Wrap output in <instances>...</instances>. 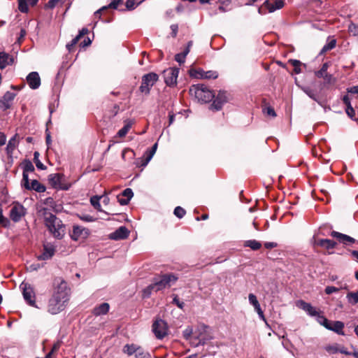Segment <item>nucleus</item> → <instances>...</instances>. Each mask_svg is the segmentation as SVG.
<instances>
[{
    "mask_svg": "<svg viewBox=\"0 0 358 358\" xmlns=\"http://www.w3.org/2000/svg\"><path fill=\"white\" fill-rule=\"evenodd\" d=\"M315 244L327 250L333 249L336 245V243L330 239H320L315 243Z\"/></svg>",
    "mask_w": 358,
    "mask_h": 358,
    "instance_id": "393cba45",
    "label": "nucleus"
},
{
    "mask_svg": "<svg viewBox=\"0 0 358 358\" xmlns=\"http://www.w3.org/2000/svg\"><path fill=\"white\" fill-rule=\"evenodd\" d=\"M23 173H28L29 172H34V166L32 164V162L29 159H25L23 163Z\"/></svg>",
    "mask_w": 358,
    "mask_h": 358,
    "instance_id": "473e14b6",
    "label": "nucleus"
},
{
    "mask_svg": "<svg viewBox=\"0 0 358 358\" xmlns=\"http://www.w3.org/2000/svg\"><path fill=\"white\" fill-rule=\"evenodd\" d=\"M55 252V246L51 243H45L43 245V252L37 258L38 260H48L54 256Z\"/></svg>",
    "mask_w": 358,
    "mask_h": 358,
    "instance_id": "9b49d317",
    "label": "nucleus"
},
{
    "mask_svg": "<svg viewBox=\"0 0 358 358\" xmlns=\"http://www.w3.org/2000/svg\"><path fill=\"white\" fill-rule=\"evenodd\" d=\"M136 7V2L134 0H127L126 8L127 10H134Z\"/></svg>",
    "mask_w": 358,
    "mask_h": 358,
    "instance_id": "13d9d810",
    "label": "nucleus"
},
{
    "mask_svg": "<svg viewBox=\"0 0 358 358\" xmlns=\"http://www.w3.org/2000/svg\"><path fill=\"white\" fill-rule=\"evenodd\" d=\"M328 68H329V63H327V62L324 63L322 64L320 70L315 72V75L317 78H322L323 76H324V74H326L327 73Z\"/></svg>",
    "mask_w": 358,
    "mask_h": 358,
    "instance_id": "58836bf2",
    "label": "nucleus"
},
{
    "mask_svg": "<svg viewBox=\"0 0 358 358\" xmlns=\"http://www.w3.org/2000/svg\"><path fill=\"white\" fill-rule=\"evenodd\" d=\"M158 290H157V287L155 286V282L153 281L152 283H151L150 285L146 287L143 290V298H148L151 295L152 292H157Z\"/></svg>",
    "mask_w": 358,
    "mask_h": 358,
    "instance_id": "cd10ccee",
    "label": "nucleus"
},
{
    "mask_svg": "<svg viewBox=\"0 0 358 358\" xmlns=\"http://www.w3.org/2000/svg\"><path fill=\"white\" fill-rule=\"evenodd\" d=\"M123 0H112L111 2L106 6H103L101 8L95 12V17H100V13L103 10H105L108 8L117 9L118 6L122 4Z\"/></svg>",
    "mask_w": 358,
    "mask_h": 358,
    "instance_id": "4be33fe9",
    "label": "nucleus"
},
{
    "mask_svg": "<svg viewBox=\"0 0 358 358\" xmlns=\"http://www.w3.org/2000/svg\"><path fill=\"white\" fill-rule=\"evenodd\" d=\"M217 76L216 71H208L205 72L204 78H217Z\"/></svg>",
    "mask_w": 358,
    "mask_h": 358,
    "instance_id": "5fc2aeb1",
    "label": "nucleus"
},
{
    "mask_svg": "<svg viewBox=\"0 0 358 358\" xmlns=\"http://www.w3.org/2000/svg\"><path fill=\"white\" fill-rule=\"evenodd\" d=\"M145 154H146V158L145 159V162L143 163L142 166H146L154 156V155H151V153L150 152H148V150L146 151Z\"/></svg>",
    "mask_w": 358,
    "mask_h": 358,
    "instance_id": "338daca9",
    "label": "nucleus"
},
{
    "mask_svg": "<svg viewBox=\"0 0 358 358\" xmlns=\"http://www.w3.org/2000/svg\"><path fill=\"white\" fill-rule=\"evenodd\" d=\"M39 153L38 152H35L34 154V161L36 164V167L38 169L44 170L46 169V166L39 160Z\"/></svg>",
    "mask_w": 358,
    "mask_h": 358,
    "instance_id": "a19ab883",
    "label": "nucleus"
},
{
    "mask_svg": "<svg viewBox=\"0 0 358 358\" xmlns=\"http://www.w3.org/2000/svg\"><path fill=\"white\" fill-rule=\"evenodd\" d=\"M296 305L298 308L303 310L311 317H315L319 313V312L310 303L303 300L297 301Z\"/></svg>",
    "mask_w": 358,
    "mask_h": 358,
    "instance_id": "4468645a",
    "label": "nucleus"
},
{
    "mask_svg": "<svg viewBox=\"0 0 358 358\" xmlns=\"http://www.w3.org/2000/svg\"><path fill=\"white\" fill-rule=\"evenodd\" d=\"M41 213L44 218L45 225L50 233L56 238H62L65 234V226L62 220L53 215L47 208H43Z\"/></svg>",
    "mask_w": 358,
    "mask_h": 358,
    "instance_id": "f03ea898",
    "label": "nucleus"
},
{
    "mask_svg": "<svg viewBox=\"0 0 358 358\" xmlns=\"http://www.w3.org/2000/svg\"><path fill=\"white\" fill-rule=\"evenodd\" d=\"M325 350L330 354H336L339 351V348L336 344L326 346Z\"/></svg>",
    "mask_w": 358,
    "mask_h": 358,
    "instance_id": "de8ad7c7",
    "label": "nucleus"
},
{
    "mask_svg": "<svg viewBox=\"0 0 358 358\" xmlns=\"http://www.w3.org/2000/svg\"><path fill=\"white\" fill-rule=\"evenodd\" d=\"M228 101L227 94L224 91H220L217 96L213 100V103L210 106L212 110H220L222 109L223 105Z\"/></svg>",
    "mask_w": 358,
    "mask_h": 358,
    "instance_id": "9d476101",
    "label": "nucleus"
},
{
    "mask_svg": "<svg viewBox=\"0 0 358 358\" xmlns=\"http://www.w3.org/2000/svg\"><path fill=\"white\" fill-rule=\"evenodd\" d=\"M177 280L178 278L175 275L169 273L155 277L153 280L155 282L157 290L160 291L170 287Z\"/></svg>",
    "mask_w": 358,
    "mask_h": 358,
    "instance_id": "20e7f679",
    "label": "nucleus"
},
{
    "mask_svg": "<svg viewBox=\"0 0 358 358\" xmlns=\"http://www.w3.org/2000/svg\"><path fill=\"white\" fill-rule=\"evenodd\" d=\"M174 215L181 219L184 217V215H185L186 213V211L184 208H182V207L180 206H177L175 209H174V212H173Z\"/></svg>",
    "mask_w": 358,
    "mask_h": 358,
    "instance_id": "c03bdc74",
    "label": "nucleus"
},
{
    "mask_svg": "<svg viewBox=\"0 0 358 358\" xmlns=\"http://www.w3.org/2000/svg\"><path fill=\"white\" fill-rule=\"evenodd\" d=\"M62 341H57L55 343H54L50 352H52V353H55L56 352H57L59 350V349L60 348L61 345H62Z\"/></svg>",
    "mask_w": 358,
    "mask_h": 358,
    "instance_id": "69168bd1",
    "label": "nucleus"
},
{
    "mask_svg": "<svg viewBox=\"0 0 358 358\" xmlns=\"http://www.w3.org/2000/svg\"><path fill=\"white\" fill-rule=\"evenodd\" d=\"M89 235V231L87 229L79 226H73L71 237L74 241H78L80 238H85Z\"/></svg>",
    "mask_w": 358,
    "mask_h": 358,
    "instance_id": "f3484780",
    "label": "nucleus"
},
{
    "mask_svg": "<svg viewBox=\"0 0 358 358\" xmlns=\"http://www.w3.org/2000/svg\"><path fill=\"white\" fill-rule=\"evenodd\" d=\"M25 208L20 203H16L10 211V217L14 222H18L26 215Z\"/></svg>",
    "mask_w": 358,
    "mask_h": 358,
    "instance_id": "1a4fd4ad",
    "label": "nucleus"
},
{
    "mask_svg": "<svg viewBox=\"0 0 358 358\" xmlns=\"http://www.w3.org/2000/svg\"><path fill=\"white\" fill-rule=\"evenodd\" d=\"M331 236L336 238L340 243L345 245L355 243V239L354 238L336 231H332L331 232Z\"/></svg>",
    "mask_w": 358,
    "mask_h": 358,
    "instance_id": "6ab92c4d",
    "label": "nucleus"
},
{
    "mask_svg": "<svg viewBox=\"0 0 358 358\" xmlns=\"http://www.w3.org/2000/svg\"><path fill=\"white\" fill-rule=\"evenodd\" d=\"M345 111L348 115L351 118H352L355 115V110H354L352 106L346 107Z\"/></svg>",
    "mask_w": 358,
    "mask_h": 358,
    "instance_id": "0e129e2a",
    "label": "nucleus"
},
{
    "mask_svg": "<svg viewBox=\"0 0 358 358\" xmlns=\"http://www.w3.org/2000/svg\"><path fill=\"white\" fill-rule=\"evenodd\" d=\"M17 134H15L8 141L7 146H6V152L7 154L9 155H11L15 149V148L17 146L18 141L17 140Z\"/></svg>",
    "mask_w": 358,
    "mask_h": 358,
    "instance_id": "a878e982",
    "label": "nucleus"
},
{
    "mask_svg": "<svg viewBox=\"0 0 358 358\" xmlns=\"http://www.w3.org/2000/svg\"><path fill=\"white\" fill-rule=\"evenodd\" d=\"M289 63L294 66V71L296 74H299L301 72V65L306 66L305 64H302L299 60L297 59H290Z\"/></svg>",
    "mask_w": 358,
    "mask_h": 358,
    "instance_id": "72a5a7b5",
    "label": "nucleus"
},
{
    "mask_svg": "<svg viewBox=\"0 0 358 358\" xmlns=\"http://www.w3.org/2000/svg\"><path fill=\"white\" fill-rule=\"evenodd\" d=\"M348 31L353 36H358V25L354 23H350L348 26Z\"/></svg>",
    "mask_w": 358,
    "mask_h": 358,
    "instance_id": "09e8293b",
    "label": "nucleus"
},
{
    "mask_svg": "<svg viewBox=\"0 0 358 358\" xmlns=\"http://www.w3.org/2000/svg\"><path fill=\"white\" fill-rule=\"evenodd\" d=\"M264 113H266L268 116H271L273 117L276 116V113L274 109L271 107H267L264 110Z\"/></svg>",
    "mask_w": 358,
    "mask_h": 358,
    "instance_id": "4d7b16f0",
    "label": "nucleus"
},
{
    "mask_svg": "<svg viewBox=\"0 0 358 358\" xmlns=\"http://www.w3.org/2000/svg\"><path fill=\"white\" fill-rule=\"evenodd\" d=\"M336 41L335 39H332L325 44L320 51V55L334 49L336 47Z\"/></svg>",
    "mask_w": 358,
    "mask_h": 358,
    "instance_id": "c9c22d12",
    "label": "nucleus"
},
{
    "mask_svg": "<svg viewBox=\"0 0 358 358\" xmlns=\"http://www.w3.org/2000/svg\"><path fill=\"white\" fill-rule=\"evenodd\" d=\"M49 180L52 185H56L59 180V177L57 174H51L49 176Z\"/></svg>",
    "mask_w": 358,
    "mask_h": 358,
    "instance_id": "052dcab7",
    "label": "nucleus"
},
{
    "mask_svg": "<svg viewBox=\"0 0 358 358\" xmlns=\"http://www.w3.org/2000/svg\"><path fill=\"white\" fill-rule=\"evenodd\" d=\"M315 317H316L317 322L320 324L324 327L325 328H327V327L328 326V324H329V322H331V321L328 320L324 315H320V313Z\"/></svg>",
    "mask_w": 358,
    "mask_h": 358,
    "instance_id": "ea45409f",
    "label": "nucleus"
},
{
    "mask_svg": "<svg viewBox=\"0 0 358 358\" xmlns=\"http://www.w3.org/2000/svg\"><path fill=\"white\" fill-rule=\"evenodd\" d=\"M175 60L180 64H183L185 60V57L182 53L176 54L175 56Z\"/></svg>",
    "mask_w": 358,
    "mask_h": 358,
    "instance_id": "680f3d73",
    "label": "nucleus"
},
{
    "mask_svg": "<svg viewBox=\"0 0 358 358\" xmlns=\"http://www.w3.org/2000/svg\"><path fill=\"white\" fill-rule=\"evenodd\" d=\"M110 308V306L108 303H103L93 309V314L96 316H99L106 314Z\"/></svg>",
    "mask_w": 358,
    "mask_h": 358,
    "instance_id": "5701e85b",
    "label": "nucleus"
},
{
    "mask_svg": "<svg viewBox=\"0 0 358 358\" xmlns=\"http://www.w3.org/2000/svg\"><path fill=\"white\" fill-rule=\"evenodd\" d=\"M29 190L33 189L37 192L42 193L46 189L45 187L40 183L37 180H33L29 185Z\"/></svg>",
    "mask_w": 358,
    "mask_h": 358,
    "instance_id": "bb28decb",
    "label": "nucleus"
},
{
    "mask_svg": "<svg viewBox=\"0 0 358 358\" xmlns=\"http://www.w3.org/2000/svg\"><path fill=\"white\" fill-rule=\"evenodd\" d=\"M179 69L178 68H169L162 73L165 83L168 86H173L177 83Z\"/></svg>",
    "mask_w": 358,
    "mask_h": 358,
    "instance_id": "6e6552de",
    "label": "nucleus"
},
{
    "mask_svg": "<svg viewBox=\"0 0 358 358\" xmlns=\"http://www.w3.org/2000/svg\"><path fill=\"white\" fill-rule=\"evenodd\" d=\"M9 224V220L3 216V210L1 208H0V226L7 227H8Z\"/></svg>",
    "mask_w": 358,
    "mask_h": 358,
    "instance_id": "a18cd8bd",
    "label": "nucleus"
},
{
    "mask_svg": "<svg viewBox=\"0 0 358 358\" xmlns=\"http://www.w3.org/2000/svg\"><path fill=\"white\" fill-rule=\"evenodd\" d=\"M192 334V329L191 327H187L183 331V336L185 339L190 340Z\"/></svg>",
    "mask_w": 358,
    "mask_h": 358,
    "instance_id": "6e6d98bb",
    "label": "nucleus"
},
{
    "mask_svg": "<svg viewBox=\"0 0 358 358\" xmlns=\"http://www.w3.org/2000/svg\"><path fill=\"white\" fill-rule=\"evenodd\" d=\"M345 327V324L343 322L341 321H334V322H330L329 324L327 327V329L332 331L338 335L344 336L345 333L343 331V328Z\"/></svg>",
    "mask_w": 358,
    "mask_h": 358,
    "instance_id": "aec40b11",
    "label": "nucleus"
},
{
    "mask_svg": "<svg viewBox=\"0 0 358 358\" xmlns=\"http://www.w3.org/2000/svg\"><path fill=\"white\" fill-rule=\"evenodd\" d=\"M189 94L198 101L208 103L215 97L214 94L203 85H194L189 89Z\"/></svg>",
    "mask_w": 358,
    "mask_h": 358,
    "instance_id": "7ed1b4c3",
    "label": "nucleus"
},
{
    "mask_svg": "<svg viewBox=\"0 0 358 358\" xmlns=\"http://www.w3.org/2000/svg\"><path fill=\"white\" fill-rule=\"evenodd\" d=\"M152 329L155 337L158 339H162L168 335L167 323L162 319H157L153 322Z\"/></svg>",
    "mask_w": 358,
    "mask_h": 358,
    "instance_id": "423d86ee",
    "label": "nucleus"
},
{
    "mask_svg": "<svg viewBox=\"0 0 358 358\" xmlns=\"http://www.w3.org/2000/svg\"><path fill=\"white\" fill-rule=\"evenodd\" d=\"M244 246L249 247L252 250H257L262 247V244L256 240H248L245 242Z\"/></svg>",
    "mask_w": 358,
    "mask_h": 358,
    "instance_id": "7c9ffc66",
    "label": "nucleus"
},
{
    "mask_svg": "<svg viewBox=\"0 0 358 358\" xmlns=\"http://www.w3.org/2000/svg\"><path fill=\"white\" fill-rule=\"evenodd\" d=\"M138 347V345L136 344H127L124 345L123 351L129 356L135 355Z\"/></svg>",
    "mask_w": 358,
    "mask_h": 358,
    "instance_id": "2f4dec72",
    "label": "nucleus"
},
{
    "mask_svg": "<svg viewBox=\"0 0 358 358\" xmlns=\"http://www.w3.org/2000/svg\"><path fill=\"white\" fill-rule=\"evenodd\" d=\"M122 196L126 197L127 199L131 200V199L134 196V193L131 189L127 188L122 192Z\"/></svg>",
    "mask_w": 358,
    "mask_h": 358,
    "instance_id": "603ef678",
    "label": "nucleus"
},
{
    "mask_svg": "<svg viewBox=\"0 0 358 358\" xmlns=\"http://www.w3.org/2000/svg\"><path fill=\"white\" fill-rule=\"evenodd\" d=\"M134 357L135 358H152L151 355L141 346L138 347Z\"/></svg>",
    "mask_w": 358,
    "mask_h": 358,
    "instance_id": "c85d7f7f",
    "label": "nucleus"
},
{
    "mask_svg": "<svg viewBox=\"0 0 358 358\" xmlns=\"http://www.w3.org/2000/svg\"><path fill=\"white\" fill-rule=\"evenodd\" d=\"M30 184L31 183H29L28 173H22V185L24 187L25 189H29Z\"/></svg>",
    "mask_w": 358,
    "mask_h": 358,
    "instance_id": "3c124183",
    "label": "nucleus"
},
{
    "mask_svg": "<svg viewBox=\"0 0 358 358\" xmlns=\"http://www.w3.org/2000/svg\"><path fill=\"white\" fill-rule=\"evenodd\" d=\"M129 231L126 227H120L109 235L112 240H122L128 237Z\"/></svg>",
    "mask_w": 358,
    "mask_h": 358,
    "instance_id": "a211bd4d",
    "label": "nucleus"
},
{
    "mask_svg": "<svg viewBox=\"0 0 358 358\" xmlns=\"http://www.w3.org/2000/svg\"><path fill=\"white\" fill-rule=\"evenodd\" d=\"M347 287L348 286L346 284H345L344 286L341 285L339 287L334 286H327L326 287L324 292L327 294H331L334 292H339L341 289H347Z\"/></svg>",
    "mask_w": 358,
    "mask_h": 358,
    "instance_id": "e433bc0d",
    "label": "nucleus"
},
{
    "mask_svg": "<svg viewBox=\"0 0 358 358\" xmlns=\"http://www.w3.org/2000/svg\"><path fill=\"white\" fill-rule=\"evenodd\" d=\"M248 300L250 303L253 306L255 309L260 307V304L257 299V296L254 294H250L248 295Z\"/></svg>",
    "mask_w": 358,
    "mask_h": 358,
    "instance_id": "37998d69",
    "label": "nucleus"
},
{
    "mask_svg": "<svg viewBox=\"0 0 358 358\" xmlns=\"http://www.w3.org/2000/svg\"><path fill=\"white\" fill-rule=\"evenodd\" d=\"M301 90L306 93L310 99L316 101L321 106H324L325 103L322 100L317 93L309 87H302Z\"/></svg>",
    "mask_w": 358,
    "mask_h": 358,
    "instance_id": "412c9836",
    "label": "nucleus"
},
{
    "mask_svg": "<svg viewBox=\"0 0 358 358\" xmlns=\"http://www.w3.org/2000/svg\"><path fill=\"white\" fill-rule=\"evenodd\" d=\"M80 219L83 221L87 222H92L95 220V218H94L92 216L90 215H83L81 216H79Z\"/></svg>",
    "mask_w": 358,
    "mask_h": 358,
    "instance_id": "bf43d9fd",
    "label": "nucleus"
},
{
    "mask_svg": "<svg viewBox=\"0 0 358 358\" xmlns=\"http://www.w3.org/2000/svg\"><path fill=\"white\" fill-rule=\"evenodd\" d=\"M296 305L298 308L303 310L311 317H315L319 313V312L310 303L303 300L297 301Z\"/></svg>",
    "mask_w": 358,
    "mask_h": 358,
    "instance_id": "ddd939ff",
    "label": "nucleus"
},
{
    "mask_svg": "<svg viewBox=\"0 0 358 358\" xmlns=\"http://www.w3.org/2000/svg\"><path fill=\"white\" fill-rule=\"evenodd\" d=\"M103 196H93L90 198V203L92 206L96 209L98 211L102 212L101 206L100 204V199H101Z\"/></svg>",
    "mask_w": 358,
    "mask_h": 358,
    "instance_id": "c756f323",
    "label": "nucleus"
},
{
    "mask_svg": "<svg viewBox=\"0 0 358 358\" xmlns=\"http://www.w3.org/2000/svg\"><path fill=\"white\" fill-rule=\"evenodd\" d=\"M18 9L22 13H27L29 7L27 0H18Z\"/></svg>",
    "mask_w": 358,
    "mask_h": 358,
    "instance_id": "79ce46f5",
    "label": "nucleus"
},
{
    "mask_svg": "<svg viewBox=\"0 0 358 358\" xmlns=\"http://www.w3.org/2000/svg\"><path fill=\"white\" fill-rule=\"evenodd\" d=\"M346 298L348 301L352 305H355L358 303V293L357 292L348 293Z\"/></svg>",
    "mask_w": 358,
    "mask_h": 358,
    "instance_id": "f704fd0d",
    "label": "nucleus"
},
{
    "mask_svg": "<svg viewBox=\"0 0 358 358\" xmlns=\"http://www.w3.org/2000/svg\"><path fill=\"white\" fill-rule=\"evenodd\" d=\"M15 96V93L6 92L3 97L0 99V108L3 110L10 108Z\"/></svg>",
    "mask_w": 358,
    "mask_h": 358,
    "instance_id": "f8f14e48",
    "label": "nucleus"
},
{
    "mask_svg": "<svg viewBox=\"0 0 358 358\" xmlns=\"http://www.w3.org/2000/svg\"><path fill=\"white\" fill-rule=\"evenodd\" d=\"M131 123L130 122L126 123L125 125L118 131L117 136L120 138L124 137L129 131V129H131Z\"/></svg>",
    "mask_w": 358,
    "mask_h": 358,
    "instance_id": "4c0bfd02",
    "label": "nucleus"
},
{
    "mask_svg": "<svg viewBox=\"0 0 358 358\" xmlns=\"http://www.w3.org/2000/svg\"><path fill=\"white\" fill-rule=\"evenodd\" d=\"M324 78L325 83L331 84L333 82L334 78L333 76L327 73L322 77Z\"/></svg>",
    "mask_w": 358,
    "mask_h": 358,
    "instance_id": "e2e57ef3",
    "label": "nucleus"
},
{
    "mask_svg": "<svg viewBox=\"0 0 358 358\" xmlns=\"http://www.w3.org/2000/svg\"><path fill=\"white\" fill-rule=\"evenodd\" d=\"M20 288L22 289L24 299L27 303L31 306L36 307L35 293L31 285L28 282H22L20 285Z\"/></svg>",
    "mask_w": 358,
    "mask_h": 358,
    "instance_id": "0eeeda50",
    "label": "nucleus"
},
{
    "mask_svg": "<svg viewBox=\"0 0 358 358\" xmlns=\"http://www.w3.org/2000/svg\"><path fill=\"white\" fill-rule=\"evenodd\" d=\"M206 343V339L205 338L198 337L194 338V340L192 341V343L195 346L203 345Z\"/></svg>",
    "mask_w": 358,
    "mask_h": 358,
    "instance_id": "8fccbe9b",
    "label": "nucleus"
},
{
    "mask_svg": "<svg viewBox=\"0 0 358 358\" xmlns=\"http://www.w3.org/2000/svg\"><path fill=\"white\" fill-rule=\"evenodd\" d=\"M173 303L176 305L179 308L183 309L185 303L183 301H180L177 295H175L173 299Z\"/></svg>",
    "mask_w": 358,
    "mask_h": 358,
    "instance_id": "864d4df0",
    "label": "nucleus"
},
{
    "mask_svg": "<svg viewBox=\"0 0 358 358\" xmlns=\"http://www.w3.org/2000/svg\"><path fill=\"white\" fill-rule=\"evenodd\" d=\"M54 292L48 301L47 310L52 315L63 311L66 307L70 296V289L67 282L61 278L54 280Z\"/></svg>",
    "mask_w": 358,
    "mask_h": 358,
    "instance_id": "f257e3e1",
    "label": "nucleus"
},
{
    "mask_svg": "<svg viewBox=\"0 0 358 358\" xmlns=\"http://www.w3.org/2000/svg\"><path fill=\"white\" fill-rule=\"evenodd\" d=\"M13 58L10 57L8 53L5 52H0V69H3L8 65L11 64Z\"/></svg>",
    "mask_w": 358,
    "mask_h": 358,
    "instance_id": "b1692460",
    "label": "nucleus"
},
{
    "mask_svg": "<svg viewBox=\"0 0 358 358\" xmlns=\"http://www.w3.org/2000/svg\"><path fill=\"white\" fill-rule=\"evenodd\" d=\"M283 0H266L263 6L268 9L269 13H273L276 10L280 9L284 6Z\"/></svg>",
    "mask_w": 358,
    "mask_h": 358,
    "instance_id": "dca6fc26",
    "label": "nucleus"
},
{
    "mask_svg": "<svg viewBox=\"0 0 358 358\" xmlns=\"http://www.w3.org/2000/svg\"><path fill=\"white\" fill-rule=\"evenodd\" d=\"M205 72L202 69L194 70L191 71V76L197 78H204Z\"/></svg>",
    "mask_w": 358,
    "mask_h": 358,
    "instance_id": "49530a36",
    "label": "nucleus"
},
{
    "mask_svg": "<svg viewBox=\"0 0 358 358\" xmlns=\"http://www.w3.org/2000/svg\"><path fill=\"white\" fill-rule=\"evenodd\" d=\"M27 81L30 88L33 90L38 89L41 85V78L39 74L33 71L27 76Z\"/></svg>",
    "mask_w": 358,
    "mask_h": 358,
    "instance_id": "2eb2a0df",
    "label": "nucleus"
},
{
    "mask_svg": "<svg viewBox=\"0 0 358 358\" xmlns=\"http://www.w3.org/2000/svg\"><path fill=\"white\" fill-rule=\"evenodd\" d=\"M255 310L257 313L259 318L261 320H262L263 321L266 322V318H265L264 313H263V311H262V310L261 308V306L257 308H255Z\"/></svg>",
    "mask_w": 358,
    "mask_h": 358,
    "instance_id": "774afa93",
    "label": "nucleus"
},
{
    "mask_svg": "<svg viewBox=\"0 0 358 358\" xmlns=\"http://www.w3.org/2000/svg\"><path fill=\"white\" fill-rule=\"evenodd\" d=\"M159 76L155 73H149L144 75L142 77L141 85L139 87V90L145 94H149L150 88L155 84L158 80Z\"/></svg>",
    "mask_w": 358,
    "mask_h": 358,
    "instance_id": "39448f33",
    "label": "nucleus"
}]
</instances>
